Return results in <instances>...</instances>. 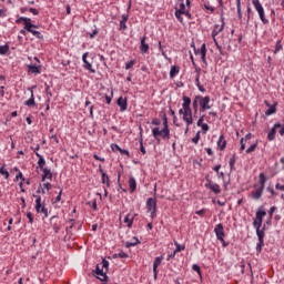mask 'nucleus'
I'll return each instance as SVG.
<instances>
[{
    "label": "nucleus",
    "instance_id": "obj_47",
    "mask_svg": "<svg viewBox=\"0 0 284 284\" xmlns=\"http://www.w3.org/2000/svg\"><path fill=\"white\" fill-rule=\"evenodd\" d=\"M175 246H176V248H175L176 253L178 252H183V250H185V246H181V244H179V242H175Z\"/></svg>",
    "mask_w": 284,
    "mask_h": 284
},
{
    "label": "nucleus",
    "instance_id": "obj_37",
    "mask_svg": "<svg viewBox=\"0 0 284 284\" xmlns=\"http://www.w3.org/2000/svg\"><path fill=\"white\" fill-rule=\"evenodd\" d=\"M159 50L162 53V57L166 60L170 61V58L168 57V53L163 50V45H161V41L159 42Z\"/></svg>",
    "mask_w": 284,
    "mask_h": 284
},
{
    "label": "nucleus",
    "instance_id": "obj_56",
    "mask_svg": "<svg viewBox=\"0 0 284 284\" xmlns=\"http://www.w3.org/2000/svg\"><path fill=\"white\" fill-rule=\"evenodd\" d=\"M182 14H183V13H179L178 11H175V17H176V19H178L181 23H183V17H182Z\"/></svg>",
    "mask_w": 284,
    "mask_h": 284
},
{
    "label": "nucleus",
    "instance_id": "obj_43",
    "mask_svg": "<svg viewBox=\"0 0 284 284\" xmlns=\"http://www.w3.org/2000/svg\"><path fill=\"white\" fill-rule=\"evenodd\" d=\"M236 8H237V17L241 21V19H243V12L241 11V3H236Z\"/></svg>",
    "mask_w": 284,
    "mask_h": 284
},
{
    "label": "nucleus",
    "instance_id": "obj_12",
    "mask_svg": "<svg viewBox=\"0 0 284 284\" xmlns=\"http://www.w3.org/2000/svg\"><path fill=\"white\" fill-rule=\"evenodd\" d=\"M182 100H183V104H182L183 110H184L185 112H190V110H192V109L190 108V105H192V99H190V97H187V95H184V97L182 98Z\"/></svg>",
    "mask_w": 284,
    "mask_h": 284
},
{
    "label": "nucleus",
    "instance_id": "obj_39",
    "mask_svg": "<svg viewBox=\"0 0 284 284\" xmlns=\"http://www.w3.org/2000/svg\"><path fill=\"white\" fill-rule=\"evenodd\" d=\"M102 270H104L105 272H108L109 267H110V262H108V260L103 258L102 260Z\"/></svg>",
    "mask_w": 284,
    "mask_h": 284
},
{
    "label": "nucleus",
    "instance_id": "obj_7",
    "mask_svg": "<svg viewBox=\"0 0 284 284\" xmlns=\"http://www.w3.org/2000/svg\"><path fill=\"white\" fill-rule=\"evenodd\" d=\"M94 274L97 276V278H99V281H108V272L104 271L103 267H101V265H97L95 266V271H94Z\"/></svg>",
    "mask_w": 284,
    "mask_h": 284
},
{
    "label": "nucleus",
    "instance_id": "obj_18",
    "mask_svg": "<svg viewBox=\"0 0 284 284\" xmlns=\"http://www.w3.org/2000/svg\"><path fill=\"white\" fill-rule=\"evenodd\" d=\"M217 148L219 150H225L227 148V141H225V136L223 134L220 135L217 141Z\"/></svg>",
    "mask_w": 284,
    "mask_h": 284
},
{
    "label": "nucleus",
    "instance_id": "obj_61",
    "mask_svg": "<svg viewBox=\"0 0 284 284\" xmlns=\"http://www.w3.org/2000/svg\"><path fill=\"white\" fill-rule=\"evenodd\" d=\"M152 125H161V120H159V119H153L152 120Z\"/></svg>",
    "mask_w": 284,
    "mask_h": 284
},
{
    "label": "nucleus",
    "instance_id": "obj_38",
    "mask_svg": "<svg viewBox=\"0 0 284 284\" xmlns=\"http://www.w3.org/2000/svg\"><path fill=\"white\" fill-rule=\"evenodd\" d=\"M84 68H85V70H89V72H92V74H94V72H97V70H94L92 68V63H90L88 61L84 63Z\"/></svg>",
    "mask_w": 284,
    "mask_h": 284
},
{
    "label": "nucleus",
    "instance_id": "obj_57",
    "mask_svg": "<svg viewBox=\"0 0 284 284\" xmlns=\"http://www.w3.org/2000/svg\"><path fill=\"white\" fill-rule=\"evenodd\" d=\"M19 179H21V181H26V179L23 178V173H21V171H19V173L16 175V180L19 181Z\"/></svg>",
    "mask_w": 284,
    "mask_h": 284
},
{
    "label": "nucleus",
    "instance_id": "obj_25",
    "mask_svg": "<svg viewBox=\"0 0 284 284\" xmlns=\"http://www.w3.org/2000/svg\"><path fill=\"white\" fill-rule=\"evenodd\" d=\"M129 187L131 192H134L136 190V180L133 176L129 179Z\"/></svg>",
    "mask_w": 284,
    "mask_h": 284
},
{
    "label": "nucleus",
    "instance_id": "obj_22",
    "mask_svg": "<svg viewBox=\"0 0 284 284\" xmlns=\"http://www.w3.org/2000/svg\"><path fill=\"white\" fill-rule=\"evenodd\" d=\"M206 54H207V49L205 47V43H203L201 45V59L205 63V65H207V60L205 59Z\"/></svg>",
    "mask_w": 284,
    "mask_h": 284
},
{
    "label": "nucleus",
    "instance_id": "obj_27",
    "mask_svg": "<svg viewBox=\"0 0 284 284\" xmlns=\"http://www.w3.org/2000/svg\"><path fill=\"white\" fill-rule=\"evenodd\" d=\"M256 230V234H257V239L258 241H264L263 239H265V231L261 230V227H255Z\"/></svg>",
    "mask_w": 284,
    "mask_h": 284
},
{
    "label": "nucleus",
    "instance_id": "obj_40",
    "mask_svg": "<svg viewBox=\"0 0 284 284\" xmlns=\"http://www.w3.org/2000/svg\"><path fill=\"white\" fill-rule=\"evenodd\" d=\"M8 50H10V47L0 45V54H8Z\"/></svg>",
    "mask_w": 284,
    "mask_h": 284
},
{
    "label": "nucleus",
    "instance_id": "obj_31",
    "mask_svg": "<svg viewBox=\"0 0 284 284\" xmlns=\"http://www.w3.org/2000/svg\"><path fill=\"white\" fill-rule=\"evenodd\" d=\"M179 67L176 65H173L171 67V70H170V78L171 79H174L178 74H179Z\"/></svg>",
    "mask_w": 284,
    "mask_h": 284
},
{
    "label": "nucleus",
    "instance_id": "obj_33",
    "mask_svg": "<svg viewBox=\"0 0 284 284\" xmlns=\"http://www.w3.org/2000/svg\"><path fill=\"white\" fill-rule=\"evenodd\" d=\"M0 174L7 180L10 179V173L8 172V169L6 166L0 168Z\"/></svg>",
    "mask_w": 284,
    "mask_h": 284
},
{
    "label": "nucleus",
    "instance_id": "obj_1",
    "mask_svg": "<svg viewBox=\"0 0 284 284\" xmlns=\"http://www.w3.org/2000/svg\"><path fill=\"white\" fill-rule=\"evenodd\" d=\"M152 134L155 141L158 143H161V139H170V129H160L159 126H155L152 129Z\"/></svg>",
    "mask_w": 284,
    "mask_h": 284
},
{
    "label": "nucleus",
    "instance_id": "obj_30",
    "mask_svg": "<svg viewBox=\"0 0 284 284\" xmlns=\"http://www.w3.org/2000/svg\"><path fill=\"white\" fill-rule=\"evenodd\" d=\"M124 223H126L128 227H132V223H134V217L130 214H126L124 217Z\"/></svg>",
    "mask_w": 284,
    "mask_h": 284
},
{
    "label": "nucleus",
    "instance_id": "obj_63",
    "mask_svg": "<svg viewBox=\"0 0 284 284\" xmlns=\"http://www.w3.org/2000/svg\"><path fill=\"white\" fill-rule=\"evenodd\" d=\"M29 12H31V14H39V10L34 9V8H30Z\"/></svg>",
    "mask_w": 284,
    "mask_h": 284
},
{
    "label": "nucleus",
    "instance_id": "obj_10",
    "mask_svg": "<svg viewBox=\"0 0 284 284\" xmlns=\"http://www.w3.org/2000/svg\"><path fill=\"white\" fill-rule=\"evenodd\" d=\"M163 262V256H158L155 257L154 262H153V274H154V280H156V276H159V265H161V263Z\"/></svg>",
    "mask_w": 284,
    "mask_h": 284
},
{
    "label": "nucleus",
    "instance_id": "obj_19",
    "mask_svg": "<svg viewBox=\"0 0 284 284\" xmlns=\"http://www.w3.org/2000/svg\"><path fill=\"white\" fill-rule=\"evenodd\" d=\"M42 174V181H45V179H49V181H52V171L48 168H44L41 170Z\"/></svg>",
    "mask_w": 284,
    "mask_h": 284
},
{
    "label": "nucleus",
    "instance_id": "obj_21",
    "mask_svg": "<svg viewBox=\"0 0 284 284\" xmlns=\"http://www.w3.org/2000/svg\"><path fill=\"white\" fill-rule=\"evenodd\" d=\"M28 72H31V74H41V70H39V67H37V64H29Z\"/></svg>",
    "mask_w": 284,
    "mask_h": 284
},
{
    "label": "nucleus",
    "instance_id": "obj_60",
    "mask_svg": "<svg viewBox=\"0 0 284 284\" xmlns=\"http://www.w3.org/2000/svg\"><path fill=\"white\" fill-rule=\"evenodd\" d=\"M116 256H119V258H128V254L125 252H120Z\"/></svg>",
    "mask_w": 284,
    "mask_h": 284
},
{
    "label": "nucleus",
    "instance_id": "obj_9",
    "mask_svg": "<svg viewBox=\"0 0 284 284\" xmlns=\"http://www.w3.org/2000/svg\"><path fill=\"white\" fill-rule=\"evenodd\" d=\"M214 232L216 234L217 241H222V243H224L225 240L223 239V236H225V231L223 229V224H217L214 229Z\"/></svg>",
    "mask_w": 284,
    "mask_h": 284
},
{
    "label": "nucleus",
    "instance_id": "obj_54",
    "mask_svg": "<svg viewBox=\"0 0 284 284\" xmlns=\"http://www.w3.org/2000/svg\"><path fill=\"white\" fill-rule=\"evenodd\" d=\"M240 143H241L240 150L243 152V150H245V145H247V141L241 139Z\"/></svg>",
    "mask_w": 284,
    "mask_h": 284
},
{
    "label": "nucleus",
    "instance_id": "obj_41",
    "mask_svg": "<svg viewBox=\"0 0 284 284\" xmlns=\"http://www.w3.org/2000/svg\"><path fill=\"white\" fill-rule=\"evenodd\" d=\"M281 50H283V44H281V41H277L275 45L274 54H276L277 52H281Z\"/></svg>",
    "mask_w": 284,
    "mask_h": 284
},
{
    "label": "nucleus",
    "instance_id": "obj_58",
    "mask_svg": "<svg viewBox=\"0 0 284 284\" xmlns=\"http://www.w3.org/2000/svg\"><path fill=\"white\" fill-rule=\"evenodd\" d=\"M43 189L50 191L52 190V184H50V182H47L43 184Z\"/></svg>",
    "mask_w": 284,
    "mask_h": 284
},
{
    "label": "nucleus",
    "instance_id": "obj_8",
    "mask_svg": "<svg viewBox=\"0 0 284 284\" xmlns=\"http://www.w3.org/2000/svg\"><path fill=\"white\" fill-rule=\"evenodd\" d=\"M197 99H200V106L202 112H205V110H210L212 106H210V95L202 97L197 95Z\"/></svg>",
    "mask_w": 284,
    "mask_h": 284
},
{
    "label": "nucleus",
    "instance_id": "obj_16",
    "mask_svg": "<svg viewBox=\"0 0 284 284\" xmlns=\"http://www.w3.org/2000/svg\"><path fill=\"white\" fill-rule=\"evenodd\" d=\"M145 37H142L141 38V44H140V51L142 52V54H146V52H149V50H150V44H148L146 42H145Z\"/></svg>",
    "mask_w": 284,
    "mask_h": 284
},
{
    "label": "nucleus",
    "instance_id": "obj_28",
    "mask_svg": "<svg viewBox=\"0 0 284 284\" xmlns=\"http://www.w3.org/2000/svg\"><path fill=\"white\" fill-rule=\"evenodd\" d=\"M272 114H276V104L271 105V106L265 111V115H266V116H272Z\"/></svg>",
    "mask_w": 284,
    "mask_h": 284
},
{
    "label": "nucleus",
    "instance_id": "obj_46",
    "mask_svg": "<svg viewBox=\"0 0 284 284\" xmlns=\"http://www.w3.org/2000/svg\"><path fill=\"white\" fill-rule=\"evenodd\" d=\"M256 143L252 144L247 150H246V154H252V152H254V150H256Z\"/></svg>",
    "mask_w": 284,
    "mask_h": 284
},
{
    "label": "nucleus",
    "instance_id": "obj_62",
    "mask_svg": "<svg viewBox=\"0 0 284 284\" xmlns=\"http://www.w3.org/2000/svg\"><path fill=\"white\" fill-rule=\"evenodd\" d=\"M27 217L29 219V223H34V219L30 212L27 213Z\"/></svg>",
    "mask_w": 284,
    "mask_h": 284
},
{
    "label": "nucleus",
    "instance_id": "obj_50",
    "mask_svg": "<svg viewBox=\"0 0 284 284\" xmlns=\"http://www.w3.org/2000/svg\"><path fill=\"white\" fill-rule=\"evenodd\" d=\"M192 270L193 272H197V274H201V266H199V264H193Z\"/></svg>",
    "mask_w": 284,
    "mask_h": 284
},
{
    "label": "nucleus",
    "instance_id": "obj_5",
    "mask_svg": "<svg viewBox=\"0 0 284 284\" xmlns=\"http://www.w3.org/2000/svg\"><path fill=\"white\" fill-rule=\"evenodd\" d=\"M146 210L151 214V219H154L156 215V199L149 197L146 201Z\"/></svg>",
    "mask_w": 284,
    "mask_h": 284
},
{
    "label": "nucleus",
    "instance_id": "obj_51",
    "mask_svg": "<svg viewBox=\"0 0 284 284\" xmlns=\"http://www.w3.org/2000/svg\"><path fill=\"white\" fill-rule=\"evenodd\" d=\"M207 212L206 209H202L200 211H196L195 214H197V216H205V213Z\"/></svg>",
    "mask_w": 284,
    "mask_h": 284
},
{
    "label": "nucleus",
    "instance_id": "obj_34",
    "mask_svg": "<svg viewBox=\"0 0 284 284\" xmlns=\"http://www.w3.org/2000/svg\"><path fill=\"white\" fill-rule=\"evenodd\" d=\"M212 192H214V194H221V186H219V184H211V189Z\"/></svg>",
    "mask_w": 284,
    "mask_h": 284
},
{
    "label": "nucleus",
    "instance_id": "obj_36",
    "mask_svg": "<svg viewBox=\"0 0 284 284\" xmlns=\"http://www.w3.org/2000/svg\"><path fill=\"white\" fill-rule=\"evenodd\" d=\"M175 12H179V14H185L186 10H185V3L181 2L180 4V9L175 8Z\"/></svg>",
    "mask_w": 284,
    "mask_h": 284
},
{
    "label": "nucleus",
    "instance_id": "obj_23",
    "mask_svg": "<svg viewBox=\"0 0 284 284\" xmlns=\"http://www.w3.org/2000/svg\"><path fill=\"white\" fill-rule=\"evenodd\" d=\"M129 18H130V16H128V14L122 16V20L120 21L121 30H128V26L125 23H128Z\"/></svg>",
    "mask_w": 284,
    "mask_h": 284
},
{
    "label": "nucleus",
    "instance_id": "obj_24",
    "mask_svg": "<svg viewBox=\"0 0 284 284\" xmlns=\"http://www.w3.org/2000/svg\"><path fill=\"white\" fill-rule=\"evenodd\" d=\"M139 243H141V241H139V237L134 236L131 242H125V247H135Z\"/></svg>",
    "mask_w": 284,
    "mask_h": 284
},
{
    "label": "nucleus",
    "instance_id": "obj_64",
    "mask_svg": "<svg viewBox=\"0 0 284 284\" xmlns=\"http://www.w3.org/2000/svg\"><path fill=\"white\" fill-rule=\"evenodd\" d=\"M275 190H282V192H284V185H281L280 183H277L275 185Z\"/></svg>",
    "mask_w": 284,
    "mask_h": 284
},
{
    "label": "nucleus",
    "instance_id": "obj_14",
    "mask_svg": "<svg viewBox=\"0 0 284 284\" xmlns=\"http://www.w3.org/2000/svg\"><path fill=\"white\" fill-rule=\"evenodd\" d=\"M183 121L186 122L187 128L194 123V120L192 119V110L184 111Z\"/></svg>",
    "mask_w": 284,
    "mask_h": 284
},
{
    "label": "nucleus",
    "instance_id": "obj_11",
    "mask_svg": "<svg viewBox=\"0 0 284 284\" xmlns=\"http://www.w3.org/2000/svg\"><path fill=\"white\" fill-rule=\"evenodd\" d=\"M116 104L119 105L121 112H125V110H128V99L120 97L116 100Z\"/></svg>",
    "mask_w": 284,
    "mask_h": 284
},
{
    "label": "nucleus",
    "instance_id": "obj_44",
    "mask_svg": "<svg viewBox=\"0 0 284 284\" xmlns=\"http://www.w3.org/2000/svg\"><path fill=\"white\" fill-rule=\"evenodd\" d=\"M163 129L170 130V126H168V115L163 114Z\"/></svg>",
    "mask_w": 284,
    "mask_h": 284
},
{
    "label": "nucleus",
    "instance_id": "obj_55",
    "mask_svg": "<svg viewBox=\"0 0 284 284\" xmlns=\"http://www.w3.org/2000/svg\"><path fill=\"white\" fill-rule=\"evenodd\" d=\"M201 128L204 134L210 130V125H207L206 123L202 124Z\"/></svg>",
    "mask_w": 284,
    "mask_h": 284
},
{
    "label": "nucleus",
    "instance_id": "obj_4",
    "mask_svg": "<svg viewBox=\"0 0 284 284\" xmlns=\"http://www.w3.org/2000/svg\"><path fill=\"white\" fill-rule=\"evenodd\" d=\"M36 196V211L38 214H43L45 219H48V209L45 204H41V195H33Z\"/></svg>",
    "mask_w": 284,
    "mask_h": 284
},
{
    "label": "nucleus",
    "instance_id": "obj_45",
    "mask_svg": "<svg viewBox=\"0 0 284 284\" xmlns=\"http://www.w3.org/2000/svg\"><path fill=\"white\" fill-rule=\"evenodd\" d=\"M203 121H205V115L200 116V119L197 120V123H196L197 128H201L202 125L205 124L203 123Z\"/></svg>",
    "mask_w": 284,
    "mask_h": 284
},
{
    "label": "nucleus",
    "instance_id": "obj_52",
    "mask_svg": "<svg viewBox=\"0 0 284 284\" xmlns=\"http://www.w3.org/2000/svg\"><path fill=\"white\" fill-rule=\"evenodd\" d=\"M111 149L113 152H121V146H119L118 144H111Z\"/></svg>",
    "mask_w": 284,
    "mask_h": 284
},
{
    "label": "nucleus",
    "instance_id": "obj_6",
    "mask_svg": "<svg viewBox=\"0 0 284 284\" xmlns=\"http://www.w3.org/2000/svg\"><path fill=\"white\" fill-rule=\"evenodd\" d=\"M267 212L263 211V210H258L256 212V216L253 221V226L254 227H261V225H263V216H266Z\"/></svg>",
    "mask_w": 284,
    "mask_h": 284
},
{
    "label": "nucleus",
    "instance_id": "obj_26",
    "mask_svg": "<svg viewBox=\"0 0 284 284\" xmlns=\"http://www.w3.org/2000/svg\"><path fill=\"white\" fill-rule=\"evenodd\" d=\"M102 183L106 185V187H110V176L105 172H102Z\"/></svg>",
    "mask_w": 284,
    "mask_h": 284
},
{
    "label": "nucleus",
    "instance_id": "obj_42",
    "mask_svg": "<svg viewBox=\"0 0 284 284\" xmlns=\"http://www.w3.org/2000/svg\"><path fill=\"white\" fill-rule=\"evenodd\" d=\"M134 68V60H130L125 63V70H132Z\"/></svg>",
    "mask_w": 284,
    "mask_h": 284
},
{
    "label": "nucleus",
    "instance_id": "obj_35",
    "mask_svg": "<svg viewBox=\"0 0 284 284\" xmlns=\"http://www.w3.org/2000/svg\"><path fill=\"white\" fill-rule=\"evenodd\" d=\"M265 174L264 173H261L260 174V187H262V190H265Z\"/></svg>",
    "mask_w": 284,
    "mask_h": 284
},
{
    "label": "nucleus",
    "instance_id": "obj_3",
    "mask_svg": "<svg viewBox=\"0 0 284 284\" xmlns=\"http://www.w3.org/2000/svg\"><path fill=\"white\" fill-rule=\"evenodd\" d=\"M32 28H37V26L32 24V19H24V30L37 37V39H43V34Z\"/></svg>",
    "mask_w": 284,
    "mask_h": 284
},
{
    "label": "nucleus",
    "instance_id": "obj_49",
    "mask_svg": "<svg viewBox=\"0 0 284 284\" xmlns=\"http://www.w3.org/2000/svg\"><path fill=\"white\" fill-rule=\"evenodd\" d=\"M263 245H264V241H258V243L256 244V252H261V250H263Z\"/></svg>",
    "mask_w": 284,
    "mask_h": 284
},
{
    "label": "nucleus",
    "instance_id": "obj_13",
    "mask_svg": "<svg viewBox=\"0 0 284 284\" xmlns=\"http://www.w3.org/2000/svg\"><path fill=\"white\" fill-rule=\"evenodd\" d=\"M221 20H222V26H221V28H219V24H215V27H214V30H213V32H212L213 39H215L216 36H217L220 32H223V30H224V28H225V19L222 17Z\"/></svg>",
    "mask_w": 284,
    "mask_h": 284
},
{
    "label": "nucleus",
    "instance_id": "obj_15",
    "mask_svg": "<svg viewBox=\"0 0 284 284\" xmlns=\"http://www.w3.org/2000/svg\"><path fill=\"white\" fill-rule=\"evenodd\" d=\"M281 128V123H275L274 126L271 129V131L267 134L268 141H274L276 139V129Z\"/></svg>",
    "mask_w": 284,
    "mask_h": 284
},
{
    "label": "nucleus",
    "instance_id": "obj_53",
    "mask_svg": "<svg viewBox=\"0 0 284 284\" xmlns=\"http://www.w3.org/2000/svg\"><path fill=\"white\" fill-rule=\"evenodd\" d=\"M201 139V133L197 132L196 135L192 139V143H199V140Z\"/></svg>",
    "mask_w": 284,
    "mask_h": 284
},
{
    "label": "nucleus",
    "instance_id": "obj_48",
    "mask_svg": "<svg viewBox=\"0 0 284 284\" xmlns=\"http://www.w3.org/2000/svg\"><path fill=\"white\" fill-rule=\"evenodd\" d=\"M235 163H236V159L234 156L231 158L230 161H229V165H230L231 170H234V164Z\"/></svg>",
    "mask_w": 284,
    "mask_h": 284
},
{
    "label": "nucleus",
    "instance_id": "obj_20",
    "mask_svg": "<svg viewBox=\"0 0 284 284\" xmlns=\"http://www.w3.org/2000/svg\"><path fill=\"white\" fill-rule=\"evenodd\" d=\"M36 156H38V159H39L38 165H39L40 170H44L45 169V159L39 152H36Z\"/></svg>",
    "mask_w": 284,
    "mask_h": 284
},
{
    "label": "nucleus",
    "instance_id": "obj_2",
    "mask_svg": "<svg viewBox=\"0 0 284 284\" xmlns=\"http://www.w3.org/2000/svg\"><path fill=\"white\" fill-rule=\"evenodd\" d=\"M252 3L256 10V12L258 13V17L262 21V23H264V26H267V23H270V20H267L265 18V9L263 8V4H261L260 0H252Z\"/></svg>",
    "mask_w": 284,
    "mask_h": 284
},
{
    "label": "nucleus",
    "instance_id": "obj_59",
    "mask_svg": "<svg viewBox=\"0 0 284 284\" xmlns=\"http://www.w3.org/2000/svg\"><path fill=\"white\" fill-rule=\"evenodd\" d=\"M120 154H124L125 156H130V151L125 149H120Z\"/></svg>",
    "mask_w": 284,
    "mask_h": 284
},
{
    "label": "nucleus",
    "instance_id": "obj_17",
    "mask_svg": "<svg viewBox=\"0 0 284 284\" xmlns=\"http://www.w3.org/2000/svg\"><path fill=\"white\" fill-rule=\"evenodd\" d=\"M263 187H257L255 191L251 193V196L254 201H258L263 196Z\"/></svg>",
    "mask_w": 284,
    "mask_h": 284
},
{
    "label": "nucleus",
    "instance_id": "obj_32",
    "mask_svg": "<svg viewBox=\"0 0 284 284\" xmlns=\"http://www.w3.org/2000/svg\"><path fill=\"white\" fill-rule=\"evenodd\" d=\"M24 105H28L29 108L36 105L33 91H31V98L24 102Z\"/></svg>",
    "mask_w": 284,
    "mask_h": 284
},
{
    "label": "nucleus",
    "instance_id": "obj_29",
    "mask_svg": "<svg viewBox=\"0 0 284 284\" xmlns=\"http://www.w3.org/2000/svg\"><path fill=\"white\" fill-rule=\"evenodd\" d=\"M199 103L201 104V99H199V95H196L192 102L194 112H199Z\"/></svg>",
    "mask_w": 284,
    "mask_h": 284
}]
</instances>
